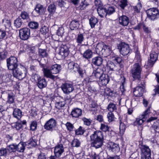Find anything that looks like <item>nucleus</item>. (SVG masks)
I'll use <instances>...</instances> for the list:
<instances>
[{
    "instance_id": "f257e3e1",
    "label": "nucleus",
    "mask_w": 159,
    "mask_h": 159,
    "mask_svg": "<svg viewBox=\"0 0 159 159\" xmlns=\"http://www.w3.org/2000/svg\"><path fill=\"white\" fill-rule=\"evenodd\" d=\"M40 67L42 68L44 75L45 77L52 80H54L55 76L52 74L58 73L61 70V66L57 64L51 66L47 64L42 63L40 61H38Z\"/></svg>"
},
{
    "instance_id": "c03bdc74",
    "label": "nucleus",
    "mask_w": 159,
    "mask_h": 159,
    "mask_svg": "<svg viewBox=\"0 0 159 159\" xmlns=\"http://www.w3.org/2000/svg\"><path fill=\"white\" fill-rule=\"evenodd\" d=\"M75 70L74 72H78L79 74V75L82 78L84 77V74L85 73V70H83L82 68H80L79 65H77L76 67H75Z\"/></svg>"
},
{
    "instance_id": "6e6d98bb",
    "label": "nucleus",
    "mask_w": 159,
    "mask_h": 159,
    "mask_svg": "<svg viewBox=\"0 0 159 159\" xmlns=\"http://www.w3.org/2000/svg\"><path fill=\"white\" fill-rule=\"evenodd\" d=\"M125 125L121 122V120H120V136L123 135L125 130Z\"/></svg>"
},
{
    "instance_id": "bb28decb",
    "label": "nucleus",
    "mask_w": 159,
    "mask_h": 159,
    "mask_svg": "<svg viewBox=\"0 0 159 159\" xmlns=\"http://www.w3.org/2000/svg\"><path fill=\"white\" fill-rule=\"evenodd\" d=\"M27 123L25 120L22 121H19L14 123V126L17 130H21L23 129V125H26Z\"/></svg>"
},
{
    "instance_id": "c85d7f7f",
    "label": "nucleus",
    "mask_w": 159,
    "mask_h": 159,
    "mask_svg": "<svg viewBox=\"0 0 159 159\" xmlns=\"http://www.w3.org/2000/svg\"><path fill=\"white\" fill-rule=\"evenodd\" d=\"M103 59L99 56L96 57L92 59V63L95 66H102Z\"/></svg>"
},
{
    "instance_id": "b1692460",
    "label": "nucleus",
    "mask_w": 159,
    "mask_h": 159,
    "mask_svg": "<svg viewBox=\"0 0 159 159\" xmlns=\"http://www.w3.org/2000/svg\"><path fill=\"white\" fill-rule=\"evenodd\" d=\"M34 11L39 15H43L45 12L46 9L43 5L37 4L35 6Z\"/></svg>"
},
{
    "instance_id": "72a5a7b5",
    "label": "nucleus",
    "mask_w": 159,
    "mask_h": 159,
    "mask_svg": "<svg viewBox=\"0 0 159 159\" xmlns=\"http://www.w3.org/2000/svg\"><path fill=\"white\" fill-rule=\"evenodd\" d=\"M121 19V21L120 22V24L124 26H127L129 23V20L128 17L125 15H122L120 16V20Z\"/></svg>"
},
{
    "instance_id": "37998d69",
    "label": "nucleus",
    "mask_w": 159,
    "mask_h": 159,
    "mask_svg": "<svg viewBox=\"0 0 159 159\" xmlns=\"http://www.w3.org/2000/svg\"><path fill=\"white\" fill-rule=\"evenodd\" d=\"M37 122L36 120L31 121L30 124V130L33 131H35L37 127Z\"/></svg>"
},
{
    "instance_id": "f3484780",
    "label": "nucleus",
    "mask_w": 159,
    "mask_h": 159,
    "mask_svg": "<svg viewBox=\"0 0 159 159\" xmlns=\"http://www.w3.org/2000/svg\"><path fill=\"white\" fill-rule=\"evenodd\" d=\"M7 100L6 103L10 105L15 104L16 94L12 91H8L7 92Z\"/></svg>"
},
{
    "instance_id": "bf43d9fd",
    "label": "nucleus",
    "mask_w": 159,
    "mask_h": 159,
    "mask_svg": "<svg viewBox=\"0 0 159 159\" xmlns=\"http://www.w3.org/2000/svg\"><path fill=\"white\" fill-rule=\"evenodd\" d=\"M80 141L77 139H74L71 143V145L73 147H78L80 146Z\"/></svg>"
},
{
    "instance_id": "4c0bfd02",
    "label": "nucleus",
    "mask_w": 159,
    "mask_h": 159,
    "mask_svg": "<svg viewBox=\"0 0 159 159\" xmlns=\"http://www.w3.org/2000/svg\"><path fill=\"white\" fill-rule=\"evenodd\" d=\"M56 7L54 4H50L48 7L47 10L49 13L48 16L53 14L56 11Z\"/></svg>"
},
{
    "instance_id": "412c9836",
    "label": "nucleus",
    "mask_w": 159,
    "mask_h": 159,
    "mask_svg": "<svg viewBox=\"0 0 159 159\" xmlns=\"http://www.w3.org/2000/svg\"><path fill=\"white\" fill-rule=\"evenodd\" d=\"M143 86L141 84V86H137L134 89L133 93L134 96L140 97L143 96L144 91L143 88L142 86Z\"/></svg>"
},
{
    "instance_id": "5701e85b",
    "label": "nucleus",
    "mask_w": 159,
    "mask_h": 159,
    "mask_svg": "<svg viewBox=\"0 0 159 159\" xmlns=\"http://www.w3.org/2000/svg\"><path fill=\"white\" fill-rule=\"evenodd\" d=\"M80 21L78 19L72 20L69 25L70 29L72 30H76L79 27Z\"/></svg>"
},
{
    "instance_id": "0e129e2a",
    "label": "nucleus",
    "mask_w": 159,
    "mask_h": 159,
    "mask_svg": "<svg viewBox=\"0 0 159 159\" xmlns=\"http://www.w3.org/2000/svg\"><path fill=\"white\" fill-rule=\"evenodd\" d=\"M82 119L84 122V124L87 126L90 125L92 121L90 119H87L85 117H83Z\"/></svg>"
},
{
    "instance_id": "5fc2aeb1",
    "label": "nucleus",
    "mask_w": 159,
    "mask_h": 159,
    "mask_svg": "<svg viewBox=\"0 0 159 159\" xmlns=\"http://www.w3.org/2000/svg\"><path fill=\"white\" fill-rule=\"evenodd\" d=\"M119 57L115 58L114 61L116 62L117 63V64L115 65L113 71H116L117 72L116 74L118 75L119 73V62L118 61Z\"/></svg>"
},
{
    "instance_id": "58836bf2",
    "label": "nucleus",
    "mask_w": 159,
    "mask_h": 159,
    "mask_svg": "<svg viewBox=\"0 0 159 159\" xmlns=\"http://www.w3.org/2000/svg\"><path fill=\"white\" fill-rule=\"evenodd\" d=\"M145 120V118L144 117H143L141 116H139V118L136 119V120L133 123L134 125L135 126L140 125L144 122Z\"/></svg>"
},
{
    "instance_id": "a19ab883",
    "label": "nucleus",
    "mask_w": 159,
    "mask_h": 159,
    "mask_svg": "<svg viewBox=\"0 0 159 159\" xmlns=\"http://www.w3.org/2000/svg\"><path fill=\"white\" fill-rule=\"evenodd\" d=\"M28 25L30 28L35 30L38 28L39 24L38 22L31 21L29 23Z\"/></svg>"
},
{
    "instance_id": "13d9d810",
    "label": "nucleus",
    "mask_w": 159,
    "mask_h": 159,
    "mask_svg": "<svg viewBox=\"0 0 159 159\" xmlns=\"http://www.w3.org/2000/svg\"><path fill=\"white\" fill-rule=\"evenodd\" d=\"M107 109L110 112H112L116 111V106L113 103H110L109 104L107 107Z\"/></svg>"
},
{
    "instance_id": "423d86ee",
    "label": "nucleus",
    "mask_w": 159,
    "mask_h": 159,
    "mask_svg": "<svg viewBox=\"0 0 159 159\" xmlns=\"http://www.w3.org/2000/svg\"><path fill=\"white\" fill-rule=\"evenodd\" d=\"M159 50L157 49L155 47L153 48L150 54V58L148 60L146 66L148 67H152L158 58Z\"/></svg>"
},
{
    "instance_id": "4468645a",
    "label": "nucleus",
    "mask_w": 159,
    "mask_h": 159,
    "mask_svg": "<svg viewBox=\"0 0 159 159\" xmlns=\"http://www.w3.org/2000/svg\"><path fill=\"white\" fill-rule=\"evenodd\" d=\"M71 101V100L70 97H67L65 98L63 100L56 102L55 106L58 109H61L65 107L66 104L68 105L70 104Z\"/></svg>"
},
{
    "instance_id": "ddd939ff",
    "label": "nucleus",
    "mask_w": 159,
    "mask_h": 159,
    "mask_svg": "<svg viewBox=\"0 0 159 159\" xmlns=\"http://www.w3.org/2000/svg\"><path fill=\"white\" fill-rule=\"evenodd\" d=\"M19 34L20 38L25 40L29 39L30 35V30L28 28H24L19 30Z\"/></svg>"
},
{
    "instance_id": "052dcab7",
    "label": "nucleus",
    "mask_w": 159,
    "mask_h": 159,
    "mask_svg": "<svg viewBox=\"0 0 159 159\" xmlns=\"http://www.w3.org/2000/svg\"><path fill=\"white\" fill-rule=\"evenodd\" d=\"M31 78L34 82L37 83L41 78V77L36 73H34L32 74Z\"/></svg>"
},
{
    "instance_id": "774afa93",
    "label": "nucleus",
    "mask_w": 159,
    "mask_h": 159,
    "mask_svg": "<svg viewBox=\"0 0 159 159\" xmlns=\"http://www.w3.org/2000/svg\"><path fill=\"white\" fill-rule=\"evenodd\" d=\"M92 158L93 159H103V157L101 156V154L99 153L97 154L94 152L93 154H92L91 155Z\"/></svg>"
},
{
    "instance_id": "a18cd8bd",
    "label": "nucleus",
    "mask_w": 159,
    "mask_h": 159,
    "mask_svg": "<svg viewBox=\"0 0 159 159\" xmlns=\"http://www.w3.org/2000/svg\"><path fill=\"white\" fill-rule=\"evenodd\" d=\"M6 148L7 151H8L9 153L14 152L16 151V144H12L9 146H7Z\"/></svg>"
},
{
    "instance_id": "aec40b11",
    "label": "nucleus",
    "mask_w": 159,
    "mask_h": 159,
    "mask_svg": "<svg viewBox=\"0 0 159 159\" xmlns=\"http://www.w3.org/2000/svg\"><path fill=\"white\" fill-rule=\"evenodd\" d=\"M129 45L125 43L121 42L120 43V53L123 56L127 55L129 52Z\"/></svg>"
},
{
    "instance_id": "79ce46f5",
    "label": "nucleus",
    "mask_w": 159,
    "mask_h": 159,
    "mask_svg": "<svg viewBox=\"0 0 159 159\" xmlns=\"http://www.w3.org/2000/svg\"><path fill=\"white\" fill-rule=\"evenodd\" d=\"M128 5L127 0H120V10L123 11L126 7Z\"/></svg>"
},
{
    "instance_id": "20e7f679",
    "label": "nucleus",
    "mask_w": 159,
    "mask_h": 159,
    "mask_svg": "<svg viewBox=\"0 0 159 159\" xmlns=\"http://www.w3.org/2000/svg\"><path fill=\"white\" fill-rule=\"evenodd\" d=\"M142 71V68L139 63H136L133 65L131 70L130 73L134 80H141Z\"/></svg>"
},
{
    "instance_id": "4d7b16f0",
    "label": "nucleus",
    "mask_w": 159,
    "mask_h": 159,
    "mask_svg": "<svg viewBox=\"0 0 159 159\" xmlns=\"http://www.w3.org/2000/svg\"><path fill=\"white\" fill-rule=\"evenodd\" d=\"M67 130L69 132H71L74 130L75 127L70 122H67L65 124Z\"/></svg>"
},
{
    "instance_id": "a211bd4d",
    "label": "nucleus",
    "mask_w": 159,
    "mask_h": 159,
    "mask_svg": "<svg viewBox=\"0 0 159 159\" xmlns=\"http://www.w3.org/2000/svg\"><path fill=\"white\" fill-rule=\"evenodd\" d=\"M105 70V68L104 66L102 67H98L95 70H94L92 74V76L94 77L96 80H99L102 75L103 74V72Z\"/></svg>"
},
{
    "instance_id": "69168bd1",
    "label": "nucleus",
    "mask_w": 159,
    "mask_h": 159,
    "mask_svg": "<svg viewBox=\"0 0 159 159\" xmlns=\"http://www.w3.org/2000/svg\"><path fill=\"white\" fill-rule=\"evenodd\" d=\"M7 150L6 148H2L0 149V157L6 156L7 155Z\"/></svg>"
},
{
    "instance_id": "864d4df0",
    "label": "nucleus",
    "mask_w": 159,
    "mask_h": 159,
    "mask_svg": "<svg viewBox=\"0 0 159 159\" xmlns=\"http://www.w3.org/2000/svg\"><path fill=\"white\" fill-rule=\"evenodd\" d=\"M85 131V129L83 127L80 126L78 129L75 130V134L76 135H83Z\"/></svg>"
},
{
    "instance_id": "f704fd0d",
    "label": "nucleus",
    "mask_w": 159,
    "mask_h": 159,
    "mask_svg": "<svg viewBox=\"0 0 159 159\" xmlns=\"http://www.w3.org/2000/svg\"><path fill=\"white\" fill-rule=\"evenodd\" d=\"M89 24L91 28H93L98 23V20L94 16H91L89 19Z\"/></svg>"
},
{
    "instance_id": "dca6fc26",
    "label": "nucleus",
    "mask_w": 159,
    "mask_h": 159,
    "mask_svg": "<svg viewBox=\"0 0 159 159\" xmlns=\"http://www.w3.org/2000/svg\"><path fill=\"white\" fill-rule=\"evenodd\" d=\"M16 104L9 105L7 108H11L14 109L12 115L14 117L19 120L22 116V112L20 109L16 108Z\"/></svg>"
},
{
    "instance_id": "9b49d317",
    "label": "nucleus",
    "mask_w": 159,
    "mask_h": 159,
    "mask_svg": "<svg viewBox=\"0 0 159 159\" xmlns=\"http://www.w3.org/2000/svg\"><path fill=\"white\" fill-rule=\"evenodd\" d=\"M63 140L61 139L60 143L58 144L54 148V152L55 155L58 157H59L64 152L63 145Z\"/></svg>"
},
{
    "instance_id": "ea45409f",
    "label": "nucleus",
    "mask_w": 159,
    "mask_h": 159,
    "mask_svg": "<svg viewBox=\"0 0 159 159\" xmlns=\"http://www.w3.org/2000/svg\"><path fill=\"white\" fill-rule=\"evenodd\" d=\"M38 55L39 57L43 58L47 57L48 56L47 50L42 48L39 49Z\"/></svg>"
},
{
    "instance_id": "680f3d73",
    "label": "nucleus",
    "mask_w": 159,
    "mask_h": 159,
    "mask_svg": "<svg viewBox=\"0 0 159 159\" xmlns=\"http://www.w3.org/2000/svg\"><path fill=\"white\" fill-rule=\"evenodd\" d=\"M113 94V92L110 89L107 88L105 89L104 94L105 96H112Z\"/></svg>"
},
{
    "instance_id": "7ed1b4c3",
    "label": "nucleus",
    "mask_w": 159,
    "mask_h": 159,
    "mask_svg": "<svg viewBox=\"0 0 159 159\" xmlns=\"http://www.w3.org/2000/svg\"><path fill=\"white\" fill-rule=\"evenodd\" d=\"M96 52L102 57H107L111 53V48L109 46L105 45L103 43H98L96 47Z\"/></svg>"
},
{
    "instance_id": "c9c22d12",
    "label": "nucleus",
    "mask_w": 159,
    "mask_h": 159,
    "mask_svg": "<svg viewBox=\"0 0 159 159\" xmlns=\"http://www.w3.org/2000/svg\"><path fill=\"white\" fill-rule=\"evenodd\" d=\"M84 33H79L77 35L76 38V42L78 44H81L84 39V36L85 35Z\"/></svg>"
},
{
    "instance_id": "9d476101",
    "label": "nucleus",
    "mask_w": 159,
    "mask_h": 159,
    "mask_svg": "<svg viewBox=\"0 0 159 159\" xmlns=\"http://www.w3.org/2000/svg\"><path fill=\"white\" fill-rule=\"evenodd\" d=\"M148 17L151 20H154L159 16V11L156 8H151L146 11Z\"/></svg>"
},
{
    "instance_id": "cd10ccee",
    "label": "nucleus",
    "mask_w": 159,
    "mask_h": 159,
    "mask_svg": "<svg viewBox=\"0 0 159 159\" xmlns=\"http://www.w3.org/2000/svg\"><path fill=\"white\" fill-rule=\"evenodd\" d=\"M69 54V49L66 46H63V47H61L59 54L61 57L62 58H65Z\"/></svg>"
},
{
    "instance_id": "2eb2a0df",
    "label": "nucleus",
    "mask_w": 159,
    "mask_h": 159,
    "mask_svg": "<svg viewBox=\"0 0 159 159\" xmlns=\"http://www.w3.org/2000/svg\"><path fill=\"white\" fill-rule=\"evenodd\" d=\"M61 88L64 93L69 94L72 92L74 89L73 84L72 83H66L62 84Z\"/></svg>"
},
{
    "instance_id": "0eeeda50",
    "label": "nucleus",
    "mask_w": 159,
    "mask_h": 159,
    "mask_svg": "<svg viewBox=\"0 0 159 159\" xmlns=\"http://www.w3.org/2000/svg\"><path fill=\"white\" fill-rule=\"evenodd\" d=\"M25 69V68L24 66L17 67L12 70L13 76L20 80H22L25 77L26 75Z\"/></svg>"
},
{
    "instance_id": "3c124183",
    "label": "nucleus",
    "mask_w": 159,
    "mask_h": 159,
    "mask_svg": "<svg viewBox=\"0 0 159 159\" xmlns=\"http://www.w3.org/2000/svg\"><path fill=\"white\" fill-rule=\"evenodd\" d=\"M152 127L155 132L159 133V120L154 122Z\"/></svg>"
},
{
    "instance_id": "e433bc0d",
    "label": "nucleus",
    "mask_w": 159,
    "mask_h": 159,
    "mask_svg": "<svg viewBox=\"0 0 159 159\" xmlns=\"http://www.w3.org/2000/svg\"><path fill=\"white\" fill-rule=\"evenodd\" d=\"M118 144L112 142H109L108 145V148L109 150L112 152H115L118 149Z\"/></svg>"
},
{
    "instance_id": "e2e57ef3",
    "label": "nucleus",
    "mask_w": 159,
    "mask_h": 159,
    "mask_svg": "<svg viewBox=\"0 0 159 159\" xmlns=\"http://www.w3.org/2000/svg\"><path fill=\"white\" fill-rule=\"evenodd\" d=\"M115 65L111 61H110L107 62L106 64V66L107 69H109V70L113 71L114 67Z\"/></svg>"
},
{
    "instance_id": "39448f33",
    "label": "nucleus",
    "mask_w": 159,
    "mask_h": 159,
    "mask_svg": "<svg viewBox=\"0 0 159 159\" xmlns=\"http://www.w3.org/2000/svg\"><path fill=\"white\" fill-rule=\"evenodd\" d=\"M139 147L141 151V159H152L151 150L148 146L141 144Z\"/></svg>"
},
{
    "instance_id": "8fccbe9b",
    "label": "nucleus",
    "mask_w": 159,
    "mask_h": 159,
    "mask_svg": "<svg viewBox=\"0 0 159 159\" xmlns=\"http://www.w3.org/2000/svg\"><path fill=\"white\" fill-rule=\"evenodd\" d=\"M135 59L136 60L137 63H139L140 64H141V61H142L141 56L139 51L137 49L135 52Z\"/></svg>"
},
{
    "instance_id": "393cba45",
    "label": "nucleus",
    "mask_w": 159,
    "mask_h": 159,
    "mask_svg": "<svg viewBox=\"0 0 159 159\" xmlns=\"http://www.w3.org/2000/svg\"><path fill=\"white\" fill-rule=\"evenodd\" d=\"M82 109L78 108H74L71 113V115L72 117L75 118H79L82 115Z\"/></svg>"
},
{
    "instance_id": "338daca9",
    "label": "nucleus",
    "mask_w": 159,
    "mask_h": 159,
    "mask_svg": "<svg viewBox=\"0 0 159 159\" xmlns=\"http://www.w3.org/2000/svg\"><path fill=\"white\" fill-rule=\"evenodd\" d=\"M100 129L102 131L106 132L109 131V127L107 124H101Z\"/></svg>"
},
{
    "instance_id": "7c9ffc66",
    "label": "nucleus",
    "mask_w": 159,
    "mask_h": 159,
    "mask_svg": "<svg viewBox=\"0 0 159 159\" xmlns=\"http://www.w3.org/2000/svg\"><path fill=\"white\" fill-rule=\"evenodd\" d=\"M37 86L40 89L45 88L47 85V82L44 78H41L36 83Z\"/></svg>"
},
{
    "instance_id": "603ef678",
    "label": "nucleus",
    "mask_w": 159,
    "mask_h": 159,
    "mask_svg": "<svg viewBox=\"0 0 159 159\" xmlns=\"http://www.w3.org/2000/svg\"><path fill=\"white\" fill-rule=\"evenodd\" d=\"M20 16L24 20H29L30 19L29 14L25 11L21 12Z\"/></svg>"
},
{
    "instance_id": "a878e982",
    "label": "nucleus",
    "mask_w": 159,
    "mask_h": 159,
    "mask_svg": "<svg viewBox=\"0 0 159 159\" xmlns=\"http://www.w3.org/2000/svg\"><path fill=\"white\" fill-rule=\"evenodd\" d=\"M76 3L74 4L75 5H79V7L81 10L84 9L89 5L85 0H76Z\"/></svg>"
},
{
    "instance_id": "f03ea898",
    "label": "nucleus",
    "mask_w": 159,
    "mask_h": 159,
    "mask_svg": "<svg viewBox=\"0 0 159 159\" xmlns=\"http://www.w3.org/2000/svg\"><path fill=\"white\" fill-rule=\"evenodd\" d=\"M92 141L91 145L98 148L101 147L103 145V134L100 131H96L90 136Z\"/></svg>"
},
{
    "instance_id": "f8f14e48",
    "label": "nucleus",
    "mask_w": 159,
    "mask_h": 159,
    "mask_svg": "<svg viewBox=\"0 0 159 159\" xmlns=\"http://www.w3.org/2000/svg\"><path fill=\"white\" fill-rule=\"evenodd\" d=\"M57 122L53 118L47 121L44 125V128L47 130L52 131L56 126Z\"/></svg>"
},
{
    "instance_id": "49530a36",
    "label": "nucleus",
    "mask_w": 159,
    "mask_h": 159,
    "mask_svg": "<svg viewBox=\"0 0 159 159\" xmlns=\"http://www.w3.org/2000/svg\"><path fill=\"white\" fill-rule=\"evenodd\" d=\"M77 65H79L73 61H71L68 64V68L71 71H73L74 72L76 69L75 67H76Z\"/></svg>"
},
{
    "instance_id": "09e8293b",
    "label": "nucleus",
    "mask_w": 159,
    "mask_h": 159,
    "mask_svg": "<svg viewBox=\"0 0 159 159\" xmlns=\"http://www.w3.org/2000/svg\"><path fill=\"white\" fill-rule=\"evenodd\" d=\"M89 107L91 108L90 110L91 111H95L97 110L98 105L94 101H92L89 104Z\"/></svg>"
},
{
    "instance_id": "de8ad7c7",
    "label": "nucleus",
    "mask_w": 159,
    "mask_h": 159,
    "mask_svg": "<svg viewBox=\"0 0 159 159\" xmlns=\"http://www.w3.org/2000/svg\"><path fill=\"white\" fill-rule=\"evenodd\" d=\"M22 23L21 19L20 17H18L14 21V26L17 28H19L21 27Z\"/></svg>"
},
{
    "instance_id": "2f4dec72",
    "label": "nucleus",
    "mask_w": 159,
    "mask_h": 159,
    "mask_svg": "<svg viewBox=\"0 0 159 159\" xmlns=\"http://www.w3.org/2000/svg\"><path fill=\"white\" fill-rule=\"evenodd\" d=\"M26 145V143L23 142H20L18 144H16V151L20 152H23Z\"/></svg>"
},
{
    "instance_id": "6ab92c4d",
    "label": "nucleus",
    "mask_w": 159,
    "mask_h": 159,
    "mask_svg": "<svg viewBox=\"0 0 159 159\" xmlns=\"http://www.w3.org/2000/svg\"><path fill=\"white\" fill-rule=\"evenodd\" d=\"M143 29V31L147 34H149L151 33V30L143 22H140L137 25L134 27L133 29L134 30L139 31L142 28Z\"/></svg>"
},
{
    "instance_id": "473e14b6",
    "label": "nucleus",
    "mask_w": 159,
    "mask_h": 159,
    "mask_svg": "<svg viewBox=\"0 0 159 159\" xmlns=\"http://www.w3.org/2000/svg\"><path fill=\"white\" fill-rule=\"evenodd\" d=\"M97 10L99 15L101 17H103L107 15V9L103 6L98 8Z\"/></svg>"
},
{
    "instance_id": "1a4fd4ad",
    "label": "nucleus",
    "mask_w": 159,
    "mask_h": 159,
    "mask_svg": "<svg viewBox=\"0 0 159 159\" xmlns=\"http://www.w3.org/2000/svg\"><path fill=\"white\" fill-rule=\"evenodd\" d=\"M87 45H82L79 48V50L81 53L84 51L82 54L84 58L88 59L92 58L93 56V52L92 50L89 49H87Z\"/></svg>"
},
{
    "instance_id": "c756f323",
    "label": "nucleus",
    "mask_w": 159,
    "mask_h": 159,
    "mask_svg": "<svg viewBox=\"0 0 159 159\" xmlns=\"http://www.w3.org/2000/svg\"><path fill=\"white\" fill-rule=\"evenodd\" d=\"M125 78L124 76L121 75H120V81L121 84L120 86V89L121 92V95L124 94V93L125 91Z\"/></svg>"
},
{
    "instance_id": "6e6552de",
    "label": "nucleus",
    "mask_w": 159,
    "mask_h": 159,
    "mask_svg": "<svg viewBox=\"0 0 159 159\" xmlns=\"http://www.w3.org/2000/svg\"><path fill=\"white\" fill-rule=\"evenodd\" d=\"M7 66L9 70H13L18 66L17 58L15 57H11L7 60Z\"/></svg>"
},
{
    "instance_id": "4be33fe9",
    "label": "nucleus",
    "mask_w": 159,
    "mask_h": 159,
    "mask_svg": "<svg viewBox=\"0 0 159 159\" xmlns=\"http://www.w3.org/2000/svg\"><path fill=\"white\" fill-rule=\"evenodd\" d=\"M110 81L109 76L107 74H103L98 80V84L100 86H106Z\"/></svg>"
}]
</instances>
